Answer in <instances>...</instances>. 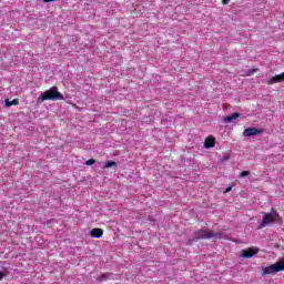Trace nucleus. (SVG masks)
Wrapping results in <instances>:
<instances>
[{"instance_id":"obj_1","label":"nucleus","mask_w":284,"mask_h":284,"mask_svg":"<svg viewBox=\"0 0 284 284\" xmlns=\"http://www.w3.org/2000/svg\"><path fill=\"white\" fill-rule=\"evenodd\" d=\"M43 101H65V97L59 92V88L52 87L38 97V103H43Z\"/></svg>"},{"instance_id":"obj_2","label":"nucleus","mask_w":284,"mask_h":284,"mask_svg":"<svg viewBox=\"0 0 284 284\" xmlns=\"http://www.w3.org/2000/svg\"><path fill=\"white\" fill-rule=\"evenodd\" d=\"M280 219L281 216L278 215V212L272 209L270 213H264L262 222L257 226V230H263V227H267L268 225L276 223V221H278Z\"/></svg>"},{"instance_id":"obj_3","label":"nucleus","mask_w":284,"mask_h":284,"mask_svg":"<svg viewBox=\"0 0 284 284\" xmlns=\"http://www.w3.org/2000/svg\"><path fill=\"white\" fill-rule=\"evenodd\" d=\"M284 272V261H278L270 266H262L261 276Z\"/></svg>"},{"instance_id":"obj_4","label":"nucleus","mask_w":284,"mask_h":284,"mask_svg":"<svg viewBox=\"0 0 284 284\" xmlns=\"http://www.w3.org/2000/svg\"><path fill=\"white\" fill-rule=\"evenodd\" d=\"M194 236L196 241L210 240V239H216V236H219V233L210 229H206V230L201 229L194 232Z\"/></svg>"},{"instance_id":"obj_5","label":"nucleus","mask_w":284,"mask_h":284,"mask_svg":"<svg viewBox=\"0 0 284 284\" xmlns=\"http://www.w3.org/2000/svg\"><path fill=\"white\" fill-rule=\"evenodd\" d=\"M260 134H263V129L247 128L243 131V136H258Z\"/></svg>"},{"instance_id":"obj_6","label":"nucleus","mask_w":284,"mask_h":284,"mask_svg":"<svg viewBox=\"0 0 284 284\" xmlns=\"http://www.w3.org/2000/svg\"><path fill=\"white\" fill-rule=\"evenodd\" d=\"M255 254H258V248H246L241 252L242 258H252V256H255Z\"/></svg>"},{"instance_id":"obj_7","label":"nucleus","mask_w":284,"mask_h":284,"mask_svg":"<svg viewBox=\"0 0 284 284\" xmlns=\"http://www.w3.org/2000/svg\"><path fill=\"white\" fill-rule=\"evenodd\" d=\"M284 82V72L281 74H276L267 81V85H274V83H283Z\"/></svg>"},{"instance_id":"obj_8","label":"nucleus","mask_w":284,"mask_h":284,"mask_svg":"<svg viewBox=\"0 0 284 284\" xmlns=\"http://www.w3.org/2000/svg\"><path fill=\"white\" fill-rule=\"evenodd\" d=\"M214 145H216V139L214 136L210 135L204 140V148L206 150L214 148Z\"/></svg>"},{"instance_id":"obj_9","label":"nucleus","mask_w":284,"mask_h":284,"mask_svg":"<svg viewBox=\"0 0 284 284\" xmlns=\"http://www.w3.org/2000/svg\"><path fill=\"white\" fill-rule=\"evenodd\" d=\"M90 236L92 239H101V236H103V230L102 229H92L90 232Z\"/></svg>"},{"instance_id":"obj_10","label":"nucleus","mask_w":284,"mask_h":284,"mask_svg":"<svg viewBox=\"0 0 284 284\" xmlns=\"http://www.w3.org/2000/svg\"><path fill=\"white\" fill-rule=\"evenodd\" d=\"M239 116H241V113L235 112L232 115L224 116L223 121H224V123H232V121L239 119Z\"/></svg>"},{"instance_id":"obj_11","label":"nucleus","mask_w":284,"mask_h":284,"mask_svg":"<svg viewBox=\"0 0 284 284\" xmlns=\"http://www.w3.org/2000/svg\"><path fill=\"white\" fill-rule=\"evenodd\" d=\"M4 103H6L7 108H12V105H19V100L14 99V100L10 101V100L7 99L4 101Z\"/></svg>"},{"instance_id":"obj_12","label":"nucleus","mask_w":284,"mask_h":284,"mask_svg":"<svg viewBox=\"0 0 284 284\" xmlns=\"http://www.w3.org/2000/svg\"><path fill=\"white\" fill-rule=\"evenodd\" d=\"M116 162H114V161H108V162H105L104 163V168L105 169H110V168H116Z\"/></svg>"},{"instance_id":"obj_13","label":"nucleus","mask_w":284,"mask_h":284,"mask_svg":"<svg viewBox=\"0 0 284 284\" xmlns=\"http://www.w3.org/2000/svg\"><path fill=\"white\" fill-rule=\"evenodd\" d=\"M108 278H110V274H102L100 275V277L98 278V281L100 283H103V281H108Z\"/></svg>"},{"instance_id":"obj_14","label":"nucleus","mask_w":284,"mask_h":284,"mask_svg":"<svg viewBox=\"0 0 284 284\" xmlns=\"http://www.w3.org/2000/svg\"><path fill=\"white\" fill-rule=\"evenodd\" d=\"M255 72H258V69H248L246 72V77H252Z\"/></svg>"},{"instance_id":"obj_15","label":"nucleus","mask_w":284,"mask_h":284,"mask_svg":"<svg viewBox=\"0 0 284 284\" xmlns=\"http://www.w3.org/2000/svg\"><path fill=\"white\" fill-rule=\"evenodd\" d=\"M245 176H250V171H242V172L240 173V179H243V178H245Z\"/></svg>"},{"instance_id":"obj_16","label":"nucleus","mask_w":284,"mask_h":284,"mask_svg":"<svg viewBox=\"0 0 284 284\" xmlns=\"http://www.w3.org/2000/svg\"><path fill=\"white\" fill-rule=\"evenodd\" d=\"M97 163V160L94 159H89L87 162H85V165H94Z\"/></svg>"},{"instance_id":"obj_17","label":"nucleus","mask_w":284,"mask_h":284,"mask_svg":"<svg viewBox=\"0 0 284 284\" xmlns=\"http://www.w3.org/2000/svg\"><path fill=\"white\" fill-rule=\"evenodd\" d=\"M231 0H222L223 6H227V3H230Z\"/></svg>"},{"instance_id":"obj_18","label":"nucleus","mask_w":284,"mask_h":284,"mask_svg":"<svg viewBox=\"0 0 284 284\" xmlns=\"http://www.w3.org/2000/svg\"><path fill=\"white\" fill-rule=\"evenodd\" d=\"M232 191V186H229L224 192L227 193V192H231Z\"/></svg>"},{"instance_id":"obj_19","label":"nucleus","mask_w":284,"mask_h":284,"mask_svg":"<svg viewBox=\"0 0 284 284\" xmlns=\"http://www.w3.org/2000/svg\"><path fill=\"white\" fill-rule=\"evenodd\" d=\"M43 1H44V3H50V2L55 1V0H43Z\"/></svg>"},{"instance_id":"obj_20","label":"nucleus","mask_w":284,"mask_h":284,"mask_svg":"<svg viewBox=\"0 0 284 284\" xmlns=\"http://www.w3.org/2000/svg\"><path fill=\"white\" fill-rule=\"evenodd\" d=\"M3 273L2 272H0V281L3 278Z\"/></svg>"}]
</instances>
